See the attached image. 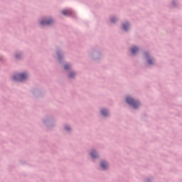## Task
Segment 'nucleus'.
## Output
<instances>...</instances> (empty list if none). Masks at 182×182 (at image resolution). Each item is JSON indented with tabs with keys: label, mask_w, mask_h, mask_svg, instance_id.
<instances>
[{
	"label": "nucleus",
	"mask_w": 182,
	"mask_h": 182,
	"mask_svg": "<svg viewBox=\"0 0 182 182\" xmlns=\"http://www.w3.org/2000/svg\"><path fill=\"white\" fill-rule=\"evenodd\" d=\"M126 102H127V103H128V105L133 106V107H134V109H137V107L139 106V105H140V103H139V102L134 100V99L130 97H127L126 98Z\"/></svg>",
	"instance_id": "f257e3e1"
},
{
	"label": "nucleus",
	"mask_w": 182,
	"mask_h": 182,
	"mask_svg": "<svg viewBox=\"0 0 182 182\" xmlns=\"http://www.w3.org/2000/svg\"><path fill=\"white\" fill-rule=\"evenodd\" d=\"M26 77H28V75L25 73L16 74L14 76V80H17L18 82H23Z\"/></svg>",
	"instance_id": "f03ea898"
},
{
	"label": "nucleus",
	"mask_w": 182,
	"mask_h": 182,
	"mask_svg": "<svg viewBox=\"0 0 182 182\" xmlns=\"http://www.w3.org/2000/svg\"><path fill=\"white\" fill-rule=\"evenodd\" d=\"M53 22V20H43L41 21V25H50Z\"/></svg>",
	"instance_id": "7ed1b4c3"
},
{
	"label": "nucleus",
	"mask_w": 182,
	"mask_h": 182,
	"mask_svg": "<svg viewBox=\"0 0 182 182\" xmlns=\"http://www.w3.org/2000/svg\"><path fill=\"white\" fill-rule=\"evenodd\" d=\"M101 167L103 168V170H106L107 167H109V164L106 161L101 162Z\"/></svg>",
	"instance_id": "20e7f679"
},
{
	"label": "nucleus",
	"mask_w": 182,
	"mask_h": 182,
	"mask_svg": "<svg viewBox=\"0 0 182 182\" xmlns=\"http://www.w3.org/2000/svg\"><path fill=\"white\" fill-rule=\"evenodd\" d=\"M63 14L65 16H68L69 15H71L72 14V10H63Z\"/></svg>",
	"instance_id": "39448f33"
},
{
	"label": "nucleus",
	"mask_w": 182,
	"mask_h": 182,
	"mask_svg": "<svg viewBox=\"0 0 182 182\" xmlns=\"http://www.w3.org/2000/svg\"><path fill=\"white\" fill-rule=\"evenodd\" d=\"M138 51H139V48L136 46L132 47V48L131 49L132 53H136V52Z\"/></svg>",
	"instance_id": "423d86ee"
},
{
	"label": "nucleus",
	"mask_w": 182,
	"mask_h": 182,
	"mask_svg": "<svg viewBox=\"0 0 182 182\" xmlns=\"http://www.w3.org/2000/svg\"><path fill=\"white\" fill-rule=\"evenodd\" d=\"M101 114L102 116H107V114H109V112L107 109H102L101 111Z\"/></svg>",
	"instance_id": "0eeeda50"
},
{
	"label": "nucleus",
	"mask_w": 182,
	"mask_h": 182,
	"mask_svg": "<svg viewBox=\"0 0 182 182\" xmlns=\"http://www.w3.org/2000/svg\"><path fill=\"white\" fill-rule=\"evenodd\" d=\"M90 154H91V157H92L93 159H96V157H97V154L95 151H92Z\"/></svg>",
	"instance_id": "6e6552de"
},
{
	"label": "nucleus",
	"mask_w": 182,
	"mask_h": 182,
	"mask_svg": "<svg viewBox=\"0 0 182 182\" xmlns=\"http://www.w3.org/2000/svg\"><path fill=\"white\" fill-rule=\"evenodd\" d=\"M129 23L123 24V29H124V31H127V28H129Z\"/></svg>",
	"instance_id": "1a4fd4ad"
},
{
	"label": "nucleus",
	"mask_w": 182,
	"mask_h": 182,
	"mask_svg": "<svg viewBox=\"0 0 182 182\" xmlns=\"http://www.w3.org/2000/svg\"><path fill=\"white\" fill-rule=\"evenodd\" d=\"M69 68H70V65L69 64L65 65L64 67L65 70H68V69H69Z\"/></svg>",
	"instance_id": "9d476101"
},
{
	"label": "nucleus",
	"mask_w": 182,
	"mask_h": 182,
	"mask_svg": "<svg viewBox=\"0 0 182 182\" xmlns=\"http://www.w3.org/2000/svg\"><path fill=\"white\" fill-rule=\"evenodd\" d=\"M148 64L153 65V61H151V60H148Z\"/></svg>",
	"instance_id": "9b49d317"
},
{
	"label": "nucleus",
	"mask_w": 182,
	"mask_h": 182,
	"mask_svg": "<svg viewBox=\"0 0 182 182\" xmlns=\"http://www.w3.org/2000/svg\"><path fill=\"white\" fill-rule=\"evenodd\" d=\"M73 76H75V73H71L70 74V77H73Z\"/></svg>",
	"instance_id": "f8f14e48"
},
{
	"label": "nucleus",
	"mask_w": 182,
	"mask_h": 182,
	"mask_svg": "<svg viewBox=\"0 0 182 182\" xmlns=\"http://www.w3.org/2000/svg\"><path fill=\"white\" fill-rule=\"evenodd\" d=\"M65 130H70V127H65Z\"/></svg>",
	"instance_id": "ddd939ff"
},
{
	"label": "nucleus",
	"mask_w": 182,
	"mask_h": 182,
	"mask_svg": "<svg viewBox=\"0 0 182 182\" xmlns=\"http://www.w3.org/2000/svg\"><path fill=\"white\" fill-rule=\"evenodd\" d=\"M115 21H116V19H113V18L111 19V22H112V23L115 22Z\"/></svg>",
	"instance_id": "4468645a"
},
{
	"label": "nucleus",
	"mask_w": 182,
	"mask_h": 182,
	"mask_svg": "<svg viewBox=\"0 0 182 182\" xmlns=\"http://www.w3.org/2000/svg\"><path fill=\"white\" fill-rule=\"evenodd\" d=\"M146 58H147V53L145 54Z\"/></svg>",
	"instance_id": "2eb2a0df"
}]
</instances>
